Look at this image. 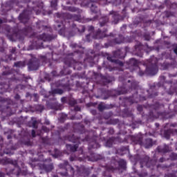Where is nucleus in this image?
I'll list each match as a JSON object with an SVG mask.
<instances>
[{
	"instance_id": "nucleus-1",
	"label": "nucleus",
	"mask_w": 177,
	"mask_h": 177,
	"mask_svg": "<svg viewBox=\"0 0 177 177\" xmlns=\"http://www.w3.org/2000/svg\"><path fill=\"white\" fill-rule=\"evenodd\" d=\"M30 57L31 58L27 63L28 70V71H37L41 67V62L44 64L50 61L52 54L48 53L46 55H41L39 58L30 54Z\"/></svg>"
},
{
	"instance_id": "nucleus-2",
	"label": "nucleus",
	"mask_w": 177,
	"mask_h": 177,
	"mask_svg": "<svg viewBox=\"0 0 177 177\" xmlns=\"http://www.w3.org/2000/svg\"><path fill=\"white\" fill-rule=\"evenodd\" d=\"M31 31V27L26 26L25 28L19 30L17 32H15L13 33L8 32L6 35L7 38L10 39V41H16L17 39H20L24 35H28V32Z\"/></svg>"
},
{
	"instance_id": "nucleus-3",
	"label": "nucleus",
	"mask_w": 177,
	"mask_h": 177,
	"mask_svg": "<svg viewBox=\"0 0 177 177\" xmlns=\"http://www.w3.org/2000/svg\"><path fill=\"white\" fill-rule=\"evenodd\" d=\"M69 142H72V143H76L74 145L67 144L66 145V149L69 150L70 151H72L73 153H75V151L77 150L79 147V143H80V138L76 137L75 135L73 134L69 138Z\"/></svg>"
},
{
	"instance_id": "nucleus-4",
	"label": "nucleus",
	"mask_w": 177,
	"mask_h": 177,
	"mask_svg": "<svg viewBox=\"0 0 177 177\" xmlns=\"http://www.w3.org/2000/svg\"><path fill=\"white\" fill-rule=\"evenodd\" d=\"M43 161L45 163L39 165L40 169H42L46 172H52L54 168L53 164L52 163V159L50 158H48L47 159L44 160Z\"/></svg>"
},
{
	"instance_id": "nucleus-5",
	"label": "nucleus",
	"mask_w": 177,
	"mask_h": 177,
	"mask_svg": "<svg viewBox=\"0 0 177 177\" xmlns=\"http://www.w3.org/2000/svg\"><path fill=\"white\" fill-rule=\"evenodd\" d=\"M106 31H108L107 28H104L103 30L98 29L94 34L93 38H95V39H103V38H106L107 37H114L113 33H110L109 35L106 34Z\"/></svg>"
},
{
	"instance_id": "nucleus-6",
	"label": "nucleus",
	"mask_w": 177,
	"mask_h": 177,
	"mask_svg": "<svg viewBox=\"0 0 177 177\" xmlns=\"http://www.w3.org/2000/svg\"><path fill=\"white\" fill-rule=\"evenodd\" d=\"M0 156L2 157V156H3V153H0ZM0 162H3V164L5 165H8V164H10L11 165H13L15 167L14 169H11L10 171V174H16V172H15V171H16V169H17V171H19V167H17V161L16 160H13L12 159L10 158H7L6 160H1L0 159Z\"/></svg>"
},
{
	"instance_id": "nucleus-7",
	"label": "nucleus",
	"mask_w": 177,
	"mask_h": 177,
	"mask_svg": "<svg viewBox=\"0 0 177 177\" xmlns=\"http://www.w3.org/2000/svg\"><path fill=\"white\" fill-rule=\"evenodd\" d=\"M109 15L112 16V24H118L120 21H122L124 20V17H122L118 12L115 11H110Z\"/></svg>"
},
{
	"instance_id": "nucleus-8",
	"label": "nucleus",
	"mask_w": 177,
	"mask_h": 177,
	"mask_svg": "<svg viewBox=\"0 0 177 177\" xmlns=\"http://www.w3.org/2000/svg\"><path fill=\"white\" fill-rule=\"evenodd\" d=\"M59 85L61 88H63L65 91L70 92V91H71V87L70 86V78H68V77H66L59 80Z\"/></svg>"
},
{
	"instance_id": "nucleus-9",
	"label": "nucleus",
	"mask_w": 177,
	"mask_h": 177,
	"mask_svg": "<svg viewBox=\"0 0 177 177\" xmlns=\"http://www.w3.org/2000/svg\"><path fill=\"white\" fill-rule=\"evenodd\" d=\"M59 169H64V172L60 171L59 174L62 176H68V172L67 168L70 167V165L68 164V161L64 160L63 163H61L58 165Z\"/></svg>"
},
{
	"instance_id": "nucleus-10",
	"label": "nucleus",
	"mask_w": 177,
	"mask_h": 177,
	"mask_svg": "<svg viewBox=\"0 0 177 177\" xmlns=\"http://www.w3.org/2000/svg\"><path fill=\"white\" fill-rule=\"evenodd\" d=\"M140 100H146V97H140V95L138 94V92H136L129 98V102H130L131 104H133V103H139Z\"/></svg>"
},
{
	"instance_id": "nucleus-11",
	"label": "nucleus",
	"mask_w": 177,
	"mask_h": 177,
	"mask_svg": "<svg viewBox=\"0 0 177 177\" xmlns=\"http://www.w3.org/2000/svg\"><path fill=\"white\" fill-rule=\"evenodd\" d=\"M64 17L68 20H72V21H79V23H81L82 21V18L81 17V15H73L70 13H65Z\"/></svg>"
},
{
	"instance_id": "nucleus-12",
	"label": "nucleus",
	"mask_w": 177,
	"mask_h": 177,
	"mask_svg": "<svg viewBox=\"0 0 177 177\" xmlns=\"http://www.w3.org/2000/svg\"><path fill=\"white\" fill-rule=\"evenodd\" d=\"M109 21H110V18H109L108 16L101 17L99 19L100 27H104V28H107V27H109L107 24H109Z\"/></svg>"
},
{
	"instance_id": "nucleus-13",
	"label": "nucleus",
	"mask_w": 177,
	"mask_h": 177,
	"mask_svg": "<svg viewBox=\"0 0 177 177\" xmlns=\"http://www.w3.org/2000/svg\"><path fill=\"white\" fill-rule=\"evenodd\" d=\"M156 70H157V66L156 64H151L147 66L145 73L148 74V75H154Z\"/></svg>"
},
{
	"instance_id": "nucleus-14",
	"label": "nucleus",
	"mask_w": 177,
	"mask_h": 177,
	"mask_svg": "<svg viewBox=\"0 0 177 177\" xmlns=\"http://www.w3.org/2000/svg\"><path fill=\"white\" fill-rule=\"evenodd\" d=\"M19 20L21 21V23L26 24L30 20V16L27 12V10H24L22 13H21L19 16Z\"/></svg>"
},
{
	"instance_id": "nucleus-15",
	"label": "nucleus",
	"mask_w": 177,
	"mask_h": 177,
	"mask_svg": "<svg viewBox=\"0 0 177 177\" xmlns=\"http://www.w3.org/2000/svg\"><path fill=\"white\" fill-rule=\"evenodd\" d=\"M46 106L48 109H50V110H55V111L62 110V105L58 102H48Z\"/></svg>"
},
{
	"instance_id": "nucleus-16",
	"label": "nucleus",
	"mask_w": 177,
	"mask_h": 177,
	"mask_svg": "<svg viewBox=\"0 0 177 177\" xmlns=\"http://www.w3.org/2000/svg\"><path fill=\"white\" fill-rule=\"evenodd\" d=\"M124 42V36L122 35H120L118 37L113 39L109 41L110 45H120Z\"/></svg>"
},
{
	"instance_id": "nucleus-17",
	"label": "nucleus",
	"mask_w": 177,
	"mask_h": 177,
	"mask_svg": "<svg viewBox=\"0 0 177 177\" xmlns=\"http://www.w3.org/2000/svg\"><path fill=\"white\" fill-rule=\"evenodd\" d=\"M12 150H16V147L13 145L12 140L9 141V144L7 145L6 149L3 151V154H12Z\"/></svg>"
},
{
	"instance_id": "nucleus-18",
	"label": "nucleus",
	"mask_w": 177,
	"mask_h": 177,
	"mask_svg": "<svg viewBox=\"0 0 177 177\" xmlns=\"http://www.w3.org/2000/svg\"><path fill=\"white\" fill-rule=\"evenodd\" d=\"M132 142L136 145H140V146H143V138L140 136H133L131 138Z\"/></svg>"
},
{
	"instance_id": "nucleus-19",
	"label": "nucleus",
	"mask_w": 177,
	"mask_h": 177,
	"mask_svg": "<svg viewBox=\"0 0 177 177\" xmlns=\"http://www.w3.org/2000/svg\"><path fill=\"white\" fill-rule=\"evenodd\" d=\"M119 160H117L114 158L111 160V166L109 167L111 171H118Z\"/></svg>"
},
{
	"instance_id": "nucleus-20",
	"label": "nucleus",
	"mask_w": 177,
	"mask_h": 177,
	"mask_svg": "<svg viewBox=\"0 0 177 177\" xmlns=\"http://www.w3.org/2000/svg\"><path fill=\"white\" fill-rule=\"evenodd\" d=\"M145 165L147 167V168H151L156 165V160L154 159H150V157L145 156Z\"/></svg>"
},
{
	"instance_id": "nucleus-21",
	"label": "nucleus",
	"mask_w": 177,
	"mask_h": 177,
	"mask_svg": "<svg viewBox=\"0 0 177 177\" xmlns=\"http://www.w3.org/2000/svg\"><path fill=\"white\" fill-rule=\"evenodd\" d=\"M157 150H158V153H162V154H165L167 153H169V146L165 144L163 145V147L162 146H158L157 147Z\"/></svg>"
},
{
	"instance_id": "nucleus-22",
	"label": "nucleus",
	"mask_w": 177,
	"mask_h": 177,
	"mask_svg": "<svg viewBox=\"0 0 177 177\" xmlns=\"http://www.w3.org/2000/svg\"><path fill=\"white\" fill-rule=\"evenodd\" d=\"M38 39H41V41H52L53 39V37L50 35H47L46 33H43L42 35H39L37 36Z\"/></svg>"
},
{
	"instance_id": "nucleus-23",
	"label": "nucleus",
	"mask_w": 177,
	"mask_h": 177,
	"mask_svg": "<svg viewBox=\"0 0 177 177\" xmlns=\"http://www.w3.org/2000/svg\"><path fill=\"white\" fill-rule=\"evenodd\" d=\"M134 55L139 57H143V49L142 48V46L139 45L135 46Z\"/></svg>"
},
{
	"instance_id": "nucleus-24",
	"label": "nucleus",
	"mask_w": 177,
	"mask_h": 177,
	"mask_svg": "<svg viewBox=\"0 0 177 177\" xmlns=\"http://www.w3.org/2000/svg\"><path fill=\"white\" fill-rule=\"evenodd\" d=\"M113 57L116 59H124L125 57V53L121 50H117L113 52Z\"/></svg>"
},
{
	"instance_id": "nucleus-25",
	"label": "nucleus",
	"mask_w": 177,
	"mask_h": 177,
	"mask_svg": "<svg viewBox=\"0 0 177 177\" xmlns=\"http://www.w3.org/2000/svg\"><path fill=\"white\" fill-rule=\"evenodd\" d=\"M72 28L75 32H85V26H80L79 27H77L75 24H73Z\"/></svg>"
},
{
	"instance_id": "nucleus-26",
	"label": "nucleus",
	"mask_w": 177,
	"mask_h": 177,
	"mask_svg": "<svg viewBox=\"0 0 177 177\" xmlns=\"http://www.w3.org/2000/svg\"><path fill=\"white\" fill-rule=\"evenodd\" d=\"M118 171H120V169H123V171H127V160L124 159H120L119 160V165H118Z\"/></svg>"
},
{
	"instance_id": "nucleus-27",
	"label": "nucleus",
	"mask_w": 177,
	"mask_h": 177,
	"mask_svg": "<svg viewBox=\"0 0 177 177\" xmlns=\"http://www.w3.org/2000/svg\"><path fill=\"white\" fill-rule=\"evenodd\" d=\"M64 63L68 67H71L73 64H75L77 63V61H75L73 57L66 58L64 60Z\"/></svg>"
},
{
	"instance_id": "nucleus-28",
	"label": "nucleus",
	"mask_w": 177,
	"mask_h": 177,
	"mask_svg": "<svg viewBox=\"0 0 177 177\" xmlns=\"http://www.w3.org/2000/svg\"><path fill=\"white\" fill-rule=\"evenodd\" d=\"M128 84H130V86H129L131 89H137L138 88V82L132 80H128Z\"/></svg>"
},
{
	"instance_id": "nucleus-29",
	"label": "nucleus",
	"mask_w": 177,
	"mask_h": 177,
	"mask_svg": "<svg viewBox=\"0 0 177 177\" xmlns=\"http://www.w3.org/2000/svg\"><path fill=\"white\" fill-rule=\"evenodd\" d=\"M14 67H17V68L26 67V62L24 61L16 62L14 63Z\"/></svg>"
},
{
	"instance_id": "nucleus-30",
	"label": "nucleus",
	"mask_w": 177,
	"mask_h": 177,
	"mask_svg": "<svg viewBox=\"0 0 177 177\" xmlns=\"http://www.w3.org/2000/svg\"><path fill=\"white\" fill-rule=\"evenodd\" d=\"M35 110L37 113H42V111H44V110H45V106H44L42 104H37L35 106Z\"/></svg>"
},
{
	"instance_id": "nucleus-31",
	"label": "nucleus",
	"mask_w": 177,
	"mask_h": 177,
	"mask_svg": "<svg viewBox=\"0 0 177 177\" xmlns=\"http://www.w3.org/2000/svg\"><path fill=\"white\" fill-rule=\"evenodd\" d=\"M55 30L57 31H59V34H64V29L62 28V24H57L56 25L54 26Z\"/></svg>"
},
{
	"instance_id": "nucleus-32",
	"label": "nucleus",
	"mask_w": 177,
	"mask_h": 177,
	"mask_svg": "<svg viewBox=\"0 0 177 177\" xmlns=\"http://www.w3.org/2000/svg\"><path fill=\"white\" fill-rule=\"evenodd\" d=\"M64 92H66V91H64V89L63 90L62 88H55L52 91L53 95H63V93H64Z\"/></svg>"
},
{
	"instance_id": "nucleus-33",
	"label": "nucleus",
	"mask_w": 177,
	"mask_h": 177,
	"mask_svg": "<svg viewBox=\"0 0 177 177\" xmlns=\"http://www.w3.org/2000/svg\"><path fill=\"white\" fill-rule=\"evenodd\" d=\"M113 171L111 170V169H110V167H108V168L106 169V170L103 172L102 176H103L104 177H113V176H111V172H113Z\"/></svg>"
},
{
	"instance_id": "nucleus-34",
	"label": "nucleus",
	"mask_w": 177,
	"mask_h": 177,
	"mask_svg": "<svg viewBox=\"0 0 177 177\" xmlns=\"http://www.w3.org/2000/svg\"><path fill=\"white\" fill-rule=\"evenodd\" d=\"M91 11L92 12V13H95L96 15V13H97V3L93 2V3H91Z\"/></svg>"
},
{
	"instance_id": "nucleus-35",
	"label": "nucleus",
	"mask_w": 177,
	"mask_h": 177,
	"mask_svg": "<svg viewBox=\"0 0 177 177\" xmlns=\"http://www.w3.org/2000/svg\"><path fill=\"white\" fill-rule=\"evenodd\" d=\"M108 60H110L111 62H112V63H115L116 64H118L119 66H120V67H122V66H124V62L118 60V59H111V57H109Z\"/></svg>"
},
{
	"instance_id": "nucleus-36",
	"label": "nucleus",
	"mask_w": 177,
	"mask_h": 177,
	"mask_svg": "<svg viewBox=\"0 0 177 177\" xmlns=\"http://www.w3.org/2000/svg\"><path fill=\"white\" fill-rule=\"evenodd\" d=\"M114 137L110 138L109 140H107L106 142V147H112L113 144L114 143Z\"/></svg>"
},
{
	"instance_id": "nucleus-37",
	"label": "nucleus",
	"mask_w": 177,
	"mask_h": 177,
	"mask_svg": "<svg viewBox=\"0 0 177 177\" xmlns=\"http://www.w3.org/2000/svg\"><path fill=\"white\" fill-rule=\"evenodd\" d=\"M153 146V140L151 138H147L145 140V147L149 148Z\"/></svg>"
},
{
	"instance_id": "nucleus-38",
	"label": "nucleus",
	"mask_w": 177,
	"mask_h": 177,
	"mask_svg": "<svg viewBox=\"0 0 177 177\" xmlns=\"http://www.w3.org/2000/svg\"><path fill=\"white\" fill-rule=\"evenodd\" d=\"M89 146L91 147V149H99V147H100V145L97 143L96 141L90 142Z\"/></svg>"
},
{
	"instance_id": "nucleus-39",
	"label": "nucleus",
	"mask_w": 177,
	"mask_h": 177,
	"mask_svg": "<svg viewBox=\"0 0 177 177\" xmlns=\"http://www.w3.org/2000/svg\"><path fill=\"white\" fill-rule=\"evenodd\" d=\"M68 102L69 106H71V107H74V106L77 104V101L74 98H71V97L68 98Z\"/></svg>"
},
{
	"instance_id": "nucleus-40",
	"label": "nucleus",
	"mask_w": 177,
	"mask_h": 177,
	"mask_svg": "<svg viewBox=\"0 0 177 177\" xmlns=\"http://www.w3.org/2000/svg\"><path fill=\"white\" fill-rule=\"evenodd\" d=\"M120 120L118 119H111L109 120V124L111 125H117V124H119Z\"/></svg>"
},
{
	"instance_id": "nucleus-41",
	"label": "nucleus",
	"mask_w": 177,
	"mask_h": 177,
	"mask_svg": "<svg viewBox=\"0 0 177 177\" xmlns=\"http://www.w3.org/2000/svg\"><path fill=\"white\" fill-rule=\"evenodd\" d=\"M50 6L53 9H56V6H57V0H52L50 1Z\"/></svg>"
},
{
	"instance_id": "nucleus-42",
	"label": "nucleus",
	"mask_w": 177,
	"mask_h": 177,
	"mask_svg": "<svg viewBox=\"0 0 177 177\" xmlns=\"http://www.w3.org/2000/svg\"><path fill=\"white\" fill-rule=\"evenodd\" d=\"M97 109L99 110V111H104V110H106V106L102 104H98L97 106Z\"/></svg>"
},
{
	"instance_id": "nucleus-43",
	"label": "nucleus",
	"mask_w": 177,
	"mask_h": 177,
	"mask_svg": "<svg viewBox=\"0 0 177 177\" xmlns=\"http://www.w3.org/2000/svg\"><path fill=\"white\" fill-rule=\"evenodd\" d=\"M68 10L69 12H78V8H75V7H73V6H69L68 7Z\"/></svg>"
},
{
	"instance_id": "nucleus-44",
	"label": "nucleus",
	"mask_w": 177,
	"mask_h": 177,
	"mask_svg": "<svg viewBox=\"0 0 177 177\" xmlns=\"http://www.w3.org/2000/svg\"><path fill=\"white\" fill-rule=\"evenodd\" d=\"M88 31L89 32V34L87 35H91V34H92V32H93L95 31V27H93V26H88Z\"/></svg>"
},
{
	"instance_id": "nucleus-45",
	"label": "nucleus",
	"mask_w": 177,
	"mask_h": 177,
	"mask_svg": "<svg viewBox=\"0 0 177 177\" xmlns=\"http://www.w3.org/2000/svg\"><path fill=\"white\" fill-rule=\"evenodd\" d=\"M119 150L122 151L123 154H125L127 151H129L128 147H122Z\"/></svg>"
},
{
	"instance_id": "nucleus-46",
	"label": "nucleus",
	"mask_w": 177,
	"mask_h": 177,
	"mask_svg": "<svg viewBox=\"0 0 177 177\" xmlns=\"http://www.w3.org/2000/svg\"><path fill=\"white\" fill-rule=\"evenodd\" d=\"M67 118V115L62 113L60 115L59 120L60 121H66Z\"/></svg>"
},
{
	"instance_id": "nucleus-47",
	"label": "nucleus",
	"mask_w": 177,
	"mask_h": 177,
	"mask_svg": "<svg viewBox=\"0 0 177 177\" xmlns=\"http://www.w3.org/2000/svg\"><path fill=\"white\" fill-rule=\"evenodd\" d=\"M12 74V72L11 70L5 71L2 73V75H10Z\"/></svg>"
},
{
	"instance_id": "nucleus-48",
	"label": "nucleus",
	"mask_w": 177,
	"mask_h": 177,
	"mask_svg": "<svg viewBox=\"0 0 177 177\" xmlns=\"http://www.w3.org/2000/svg\"><path fill=\"white\" fill-rule=\"evenodd\" d=\"M17 50V48L16 47H12L11 48H10V53H11V55H16V50Z\"/></svg>"
},
{
	"instance_id": "nucleus-49",
	"label": "nucleus",
	"mask_w": 177,
	"mask_h": 177,
	"mask_svg": "<svg viewBox=\"0 0 177 177\" xmlns=\"http://www.w3.org/2000/svg\"><path fill=\"white\" fill-rule=\"evenodd\" d=\"M131 63L133 66H134V67H136V66H138V61L133 58L131 59Z\"/></svg>"
},
{
	"instance_id": "nucleus-50",
	"label": "nucleus",
	"mask_w": 177,
	"mask_h": 177,
	"mask_svg": "<svg viewBox=\"0 0 177 177\" xmlns=\"http://www.w3.org/2000/svg\"><path fill=\"white\" fill-rule=\"evenodd\" d=\"M38 122L37 120H34L32 122V126L33 128H35V129H37V128H38Z\"/></svg>"
},
{
	"instance_id": "nucleus-51",
	"label": "nucleus",
	"mask_w": 177,
	"mask_h": 177,
	"mask_svg": "<svg viewBox=\"0 0 177 177\" xmlns=\"http://www.w3.org/2000/svg\"><path fill=\"white\" fill-rule=\"evenodd\" d=\"M165 15L166 17H171L172 12L171 11H165Z\"/></svg>"
},
{
	"instance_id": "nucleus-52",
	"label": "nucleus",
	"mask_w": 177,
	"mask_h": 177,
	"mask_svg": "<svg viewBox=\"0 0 177 177\" xmlns=\"http://www.w3.org/2000/svg\"><path fill=\"white\" fill-rule=\"evenodd\" d=\"M3 147V138L0 136V149H2Z\"/></svg>"
},
{
	"instance_id": "nucleus-53",
	"label": "nucleus",
	"mask_w": 177,
	"mask_h": 177,
	"mask_svg": "<svg viewBox=\"0 0 177 177\" xmlns=\"http://www.w3.org/2000/svg\"><path fill=\"white\" fill-rule=\"evenodd\" d=\"M33 97H34V102H38V99H39V96L37 93H34L32 95Z\"/></svg>"
},
{
	"instance_id": "nucleus-54",
	"label": "nucleus",
	"mask_w": 177,
	"mask_h": 177,
	"mask_svg": "<svg viewBox=\"0 0 177 177\" xmlns=\"http://www.w3.org/2000/svg\"><path fill=\"white\" fill-rule=\"evenodd\" d=\"M170 157L172 158V160H176L177 159V154L175 153H172L170 156Z\"/></svg>"
},
{
	"instance_id": "nucleus-55",
	"label": "nucleus",
	"mask_w": 177,
	"mask_h": 177,
	"mask_svg": "<svg viewBox=\"0 0 177 177\" xmlns=\"http://www.w3.org/2000/svg\"><path fill=\"white\" fill-rule=\"evenodd\" d=\"M68 167L69 169H70V172H71V175H74V173H75V171H74V167H71V166H70V165H69Z\"/></svg>"
},
{
	"instance_id": "nucleus-56",
	"label": "nucleus",
	"mask_w": 177,
	"mask_h": 177,
	"mask_svg": "<svg viewBox=\"0 0 177 177\" xmlns=\"http://www.w3.org/2000/svg\"><path fill=\"white\" fill-rule=\"evenodd\" d=\"M144 38L145 41H150V39H151V37L149 35H144Z\"/></svg>"
},
{
	"instance_id": "nucleus-57",
	"label": "nucleus",
	"mask_w": 177,
	"mask_h": 177,
	"mask_svg": "<svg viewBox=\"0 0 177 177\" xmlns=\"http://www.w3.org/2000/svg\"><path fill=\"white\" fill-rule=\"evenodd\" d=\"M108 133L110 135H114V129L113 128H109V130Z\"/></svg>"
},
{
	"instance_id": "nucleus-58",
	"label": "nucleus",
	"mask_w": 177,
	"mask_h": 177,
	"mask_svg": "<svg viewBox=\"0 0 177 177\" xmlns=\"http://www.w3.org/2000/svg\"><path fill=\"white\" fill-rule=\"evenodd\" d=\"M42 130L44 131V132H49L50 130L49 129V128L45 127V126H43L42 127Z\"/></svg>"
},
{
	"instance_id": "nucleus-59",
	"label": "nucleus",
	"mask_w": 177,
	"mask_h": 177,
	"mask_svg": "<svg viewBox=\"0 0 177 177\" xmlns=\"http://www.w3.org/2000/svg\"><path fill=\"white\" fill-rule=\"evenodd\" d=\"M61 101L62 103H67V97H62Z\"/></svg>"
},
{
	"instance_id": "nucleus-60",
	"label": "nucleus",
	"mask_w": 177,
	"mask_h": 177,
	"mask_svg": "<svg viewBox=\"0 0 177 177\" xmlns=\"http://www.w3.org/2000/svg\"><path fill=\"white\" fill-rule=\"evenodd\" d=\"M153 109H154V110H158V109H160V104H156V105H153Z\"/></svg>"
},
{
	"instance_id": "nucleus-61",
	"label": "nucleus",
	"mask_w": 177,
	"mask_h": 177,
	"mask_svg": "<svg viewBox=\"0 0 177 177\" xmlns=\"http://www.w3.org/2000/svg\"><path fill=\"white\" fill-rule=\"evenodd\" d=\"M75 111H81V107H80L79 106H76L74 108Z\"/></svg>"
},
{
	"instance_id": "nucleus-62",
	"label": "nucleus",
	"mask_w": 177,
	"mask_h": 177,
	"mask_svg": "<svg viewBox=\"0 0 177 177\" xmlns=\"http://www.w3.org/2000/svg\"><path fill=\"white\" fill-rule=\"evenodd\" d=\"M140 177H145V176H147V173H144V174H138Z\"/></svg>"
},
{
	"instance_id": "nucleus-63",
	"label": "nucleus",
	"mask_w": 177,
	"mask_h": 177,
	"mask_svg": "<svg viewBox=\"0 0 177 177\" xmlns=\"http://www.w3.org/2000/svg\"><path fill=\"white\" fill-rule=\"evenodd\" d=\"M15 99H16L17 100H19V99H20V95L16 94L15 96Z\"/></svg>"
},
{
	"instance_id": "nucleus-64",
	"label": "nucleus",
	"mask_w": 177,
	"mask_h": 177,
	"mask_svg": "<svg viewBox=\"0 0 177 177\" xmlns=\"http://www.w3.org/2000/svg\"><path fill=\"white\" fill-rule=\"evenodd\" d=\"M137 109L139 111H143V107L140 105H139Z\"/></svg>"
}]
</instances>
